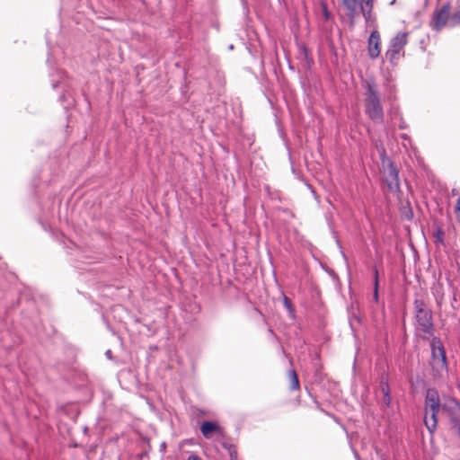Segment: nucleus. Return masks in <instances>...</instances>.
<instances>
[{
    "instance_id": "f257e3e1",
    "label": "nucleus",
    "mask_w": 460,
    "mask_h": 460,
    "mask_svg": "<svg viewBox=\"0 0 460 460\" xmlns=\"http://www.w3.org/2000/svg\"><path fill=\"white\" fill-rule=\"evenodd\" d=\"M413 305L416 332L421 339L427 340L434 331L432 311L420 299H416Z\"/></svg>"
},
{
    "instance_id": "f03ea898",
    "label": "nucleus",
    "mask_w": 460,
    "mask_h": 460,
    "mask_svg": "<svg viewBox=\"0 0 460 460\" xmlns=\"http://www.w3.org/2000/svg\"><path fill=\"white\" fill-rule=\"evenodd\" d=\"M363 86L366 89L365 111L367 115L375 123L382 122L384 119V111L376 84L372 80H366L363 83Z\"/></svg>"
},
{
    "instance_id": "7ed1b4c3",
    "label": "nucleus",
    "mask_w": 460,
    "mask_h": 460,
    "mask_svg": "<svg viewBox=\"0 0 460 460\" xmlns=\"http://www.w3.org/2000/svg\"><path fill=\"white\" fill-rule=\"evenodd\" d=\"M442 410L439 394L436 389H428L425 397V418L424 423L429 433L437 429V415Z\"/></svg>"
},
{
    "instance_id": "20e7f679",
    "label": "nucleus",
    "mask_w": 460,
    "mask_h": 460,
    "mask_svg": "<svg viewBox=\"0 0 460 460\" xmlns=\"http://www.w3.org/2000/svg\"><path fill=\"white\" fill-rule=\"evenodd\" d=\"M431 348V369L435 378H440L447 373L448 366L445 348L438 337H433L430 342Z\"/></svg>"
},
{
    "instance_id": "39448f33",
    "label": "nucleus",
    "mask_w": 460,
    "mask_h": 460,
    "mask_svg": "<svg viewBox=\"0 0 460 460\" xmlns=\"http://www.w3.org/2000/svg\"><path fill=\"white\" fill-rule=\"evenodd\" d=\"M383 176L387 184V188L392 192L400 190V181L398 171L390 160H384L382 163Z\"/></svg>"
},
{
    "instance_id": "423d86ee",
    "label": "nucleus",
    "mask_w": 460,
    "mask_h": 460,
    "mask_svg": "<svg viewBox=\"0 0 460 460\" xmlns=\"http://www.w3.org/2000/svg\"><path fill=\"white\" fill-rule=\"evenodd\" d=\"M407 37L408 34L406 32H399L391 40L385 55L392 63H394L399 59L403 47L408 42Z\"/></svg>"
},
{
    "instance_id": "0eeeda50",
    "label": "nucleus",
    "mask_w": 460,
    "mask_h": 460,
    "mask_svg": "<svg viewBox=\"0 0 460 460\" xmlns=\"http://www.w3.org/2000/svg\"><path fill=\"white\" fill-rule=\"evenodd\" d=\"M450 5L444 4L441 8L434 11L430 22L431 27L436 31H441L449 22Z\"/></svg>"
},
{
    "instance_id": "6e6552de",
    "label": "nucleus",
    "mask_w": 460,
    "mask_h": 460,
    "mask_svg": "<svg viewBox=\"0 0 460 460\" xmlns=\"http://www.w3.org/2000/svg\"><path fill=\"white\" fill-rule=\"evenodd\" d=\"M442 411L448 415L454 426H460V403L454 399L447 401L442 404Z\"/></svg>"
},
{
    "instance_id": "1a4fd4ad",
    "label": "nucleus",
    "mask_w": 460,
    "mask_h": 460,
    "mask_svg": "<svg viewBox=\"0 0 460 460\" xmlns=\"http://www.w3.org/2000/svg\"><path fill=\"white\" fill-rule=\"evenodd\" d=\"M368 55L370 58L375 59L380 55L381 51V38L377 31L371 32L368 39Z\"/></svg>"
},
{
    "instance_id": "9d476101",
    "label": "nucleus",
    "mask_w": 460,
    "mask_h": 460,
    "mask_svg": "<svg viewBox=\"0 0 460 460\" xmlns=\"http://www.w3.org/2000/svg\"><path fill=\"white\" fill-rule=\"evenodd\" d=\"M200 431L202 435L210 439L214 437V435L222 436L223 429L222 428L214 421H204L200 426Z\"/></svg>"
},
{
    "instance_id": "9b49d317",
    "label": "nucleus",
    "mask_w": 460,
    "mask_h": 460,
    "mask_svg": "<svg viewBox=\"0 0 460 460\" xmlns=\"http://www.w3.org/2000/svg\"><path fill=\"white\" fill-rule=\"evenodd\" d=\"M342 3L348 10V15L353 17L358 8V0H342Z\"/></svg>"
},
{
    "instance_id": "f8f14e48",
    "label": "nucleus",
    "mask_w": 460,
    "mask_h": 460,
    "mask_svg": "<svg viewBox=\"0 0 460 460\" xmlns=\"http://www.w3.org/2000/svg\"><path fill=\"white\" fill-rule=\"evenodd\" d=\"M360 9L367 21L371 19L372 0H362Z\"/></svg>"
},
{
    "instance_id": "ddd939ff",
    "label": "nucleus",
    "mask_w": 460,
    "mask_h": 460,
    "mask_svg": "<svg viewBox=\"0 0 460 460\" xmlns=\"http://www.w3.org/2000/svg\"><path fill=\"white\" fill-rule=\"evenodd\" d=\"M288 376L290 379V388L291 390H296L299 388V381L297 375L295 370H290L288 372Z\"/></svg>"
},
{
    "instance_id": "4468645a",
    "label": "nucleus",
    "mask_w": 460,
    "mask_h": 460,
    "mask_svg": "<svg viewBox=\"0 0 460 460\" xmlns=\"http://www.w3.org/2000/svg\"><path fill=\"white\" fill-rule=\"evenodd\" d=\"M449 24L450 26H456L460 24V11L453 13L451 17L449 16Z\"/></svg>"
},
{
    "instance_id": "2eb2a0df",
    "label": "nucleus",
    "mask_w": 460,
    "mask_h": 460,
    "mask_svg": "<svg viewBox=\"0 0 460 460\" xmlns=\"http://www.w3.org/2000/svg\"><path fill=\"white\" fill-rule=\"evenodd\" d=\"M374 299L378 301V270H375V283H374Z\"/></svg>"
},
{
    "instance_id": "dca6fc26",
    "label": "nucleus",
    "mask_w": 460,
    "mask_h": 460,
    "mask_svg": "<svg viewBox=\"0 0 460 460\" xmlns=\"http://www.w3.org/2000/svg\"><path fill=\"white\" fill-rule=\"evenodd\" d=\"M376 147L382 158V163L384 162V160H389L388 158H386L385 156V149L383 146V144L381 142H376Z\"/></svg>"
},
{
    "instance_id": "f3484780",
    "label": "nucleus",
    "mask_w": 460,
    "mask_h": 460,
    "mask_svg": "<svg viewBox=\"0 0 460 460\" xmlns=\"http://www.w3.org/2000/svg\"><path fill=\"white\" fill-rule=\"evenodd\" d=\"M382 392H383V394H384V403L386 405V406H389L390 403H391V397H390V394H389V391H388V388L387 387H385L383 386L382 387Z\"/></svg>"
},
{
    "instance_id": "a211bd4d",
    "label": "nucleus",
    "mask_w": 460,
    "mask_h": 460,
    "mask_svg": "<svg viewBox=\"0 0 460 460\" xmlns=\"http://www.w3.org/2000/svg\"><path fill=\"white\" fill-rule=\"evenodd\" d=\"M455 211H456V217L460 221V197L456 200Z\"/></svg>"
},
{
    "instance_id": "6ab92c4d",
    "label": "nucleus",
    "mask_w": 460,
    "mask_h": 460,
    "mask_svg": "<svg viewBox=\"0 0 460 460\" xmlns=\"http://www.w3.org/2000/svg\"><path fill=\"white\" fill-rule=\"evenodd\" d=\"M283 300H284L285 307L287 309H288V310H291L292 306H291V303H290L289 299L286 296H284V299Z\"/></svg>"
},
{
    "instance_id": "aec40b11",
    "label": "nucleus",
    "mask_w": 460,
    "mask_h": 460,
    "mask_svg": "<svg viewBox=\"0 0 460 460\" xmlns=\"http://www.w3.org/2000/svg\"><path fill=\"white\" fill-rule=\"evenodd\" d=\"M230 456H231V460H236L235 459L236 452L234 450H230Z\"/></svg>"
},
{
    "instance_id": "412c9836",
    "label": "nucleus",
    "mask_w": 460,
    "mask_h": 460,
    "mask_svg": "<svg viewBox=\"0 0 460 460\" xmlns=\"http://www.w3.org/2000/svg\"><path fill=\"white\" fill-rule=\"evenodd\" d=\"M188 460H201V459L196 455H191L189 456Z\"/></svg>"
},
{
    "instance_id": "4be33fe9",
    "label": "nucleus",
    "mask_w": 460,
    "mask_h": 460,
    "mask_svg": "<svg viewBox=\"0 0 460 460\" xmlns=\"http://www.w3.org/2000/svg\"><path fill=\"white\" fill-rule=\"evenodd\" d=\"M111 350H107V351H106V356H107L108 358H111Z\"/></svg>"
},
{
    "instance_id": "5701e85b",
    "label": "nucleus",
    "mask_w": 460,
    "mask_h": 460,
    "mask_svg": "<svg viewBox=\"0 0 460 460\" xmlns=\"http://www.w3.org/2000/svg\"><path fill=\"white\" fill-rule=\"evenodd\" d=\"M381 460H386V459H385V458H382Z\"/></svg>"
}]
</instances>
